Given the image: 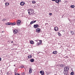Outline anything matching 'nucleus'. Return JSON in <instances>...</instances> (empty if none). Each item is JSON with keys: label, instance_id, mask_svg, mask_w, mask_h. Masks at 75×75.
Masks as SVG:
<instances>
[{"label": "nucleus", "instance_id": "obj_1", "mask_svg": "<svg viewBox=\"0 0 75 75\" xmlns=\"http://www.w3.org/2000/svg\"><path fill=\"white\" fill-rule=\"evenodd\" d=\"M28 13L29 15H31L32 14H34V10L33 9H29L28 10Z\"/></svg>", "mask_w": 75, "mask_h": 75}, {"label": "nucleus", "instance_id": "obj_2", "mask_svg": "<svg viewBox=\"0 0 75 75\" xmlns=\"http://www.w3.org/2000/svg\"><path fill=\"white\" fill-rule=\"evenodd\" d=\"M33 27L35 28H38V27H39V25L38 24L34 25Z\"/></svg>", "mask_w": 75, "mask_h": 75}, {"label": "nucleus", "instance_id": "obj_3", "mask_svg": "<svg viewBox=\"0 0 75 75\" xmlns=\"http://www.w3.org/2000/svg\"><path fill=\"white\" fill-rule=\"evenodd\" d=\"M13 33L14 34H17V33H18V30H15L13 31Z\"/></svg>", "mask_w": 75, "mask_h": 75}, {"label": "nucleus", "instance_id": "obj_4", "mask_svg": "<svg viewBox=\"0 0 75 75\" xmlns=\"http://www.w3.org/2000/svg\"><path fill=\"white\" fill-rule=\"evenodd\" d=\"M25 4V3L24 2L22 1V2H21L20 5L21 6H24V4Z\"/></svg>", "mask_w": 75, "mask_h": 75}, {"label": "nucleus", "instance_id": "obj_5", "mask_svg": "<svg viewBox=\"0 0 75 75\" xmlns=\"http://www.w3.org/2000/svg\"><path fill=\"white\" fill-rule=\"evenodd\" d=\"M36 31L37 33H40V29L39 28H38L36 29Z\"/></svg>", "mask_w": 75, "mask_h": 75}, {"label": "nucleus", "instance_id": "obj_6", "mask_svg": "<svg viewBox=\"0 0 75 75\" xmlns=\"http://www.w3.org/2000/svg\"><path fill=\"white\" fill-rule=\"evenodd\" d=\"M40 73L41 74V75H44V71H40Z\"/></svg>", "mask_w": 75, "mask_h": 75}, {"label": "nucleus", "instance_id": "obj_7", "mask_svg": "<svg viewBox=\"0 0 75 75\" xmlns=\"http://www.w3.org/2000/svg\"><path fill=\"white\" fill-rule=\"evenodd\" d=\"M36 21H36V20H35V21H32L31 22H30V24H33V23H35V22H36Z\"/></svg>", "mask_w": 75, "mask_h": 75}, {"label": "nucleus", "instance_id": "obj_8", "mask_svg": "<svg viewBox=\"0 0 75 75\" xmlns=\"http://www.w3.org/2000/svg\"><path fill=\"white\" fill-rule=\"evenodd\" d=\"M60 66V67H61V68H62V67H64V64H59V66Z\"/></svg>", "mask_w": 75, "mask_h": 75}, {"label": "nucleus", "instance_id": "obj_9", "mask_svg": "<svg viewBox=\"0 0 75 75\" xmlns=\"http://www.w3.org/2000/svg\"><path fill=\"white\" fill-rule=\"evenodd\" d=\"M58 27H55L54 28V30H55V31H58Z\"/></svg>", "mask_w": 75, "mask_h": 75}, {"label": "nucleus", "instance_id": "obj_10", "mask_svg": "<svg viewBox=\"0 0 75 75\" xmlns=\"http://www.w3.org/2000/svg\"><path fill=\"white\" fill-rule=\"evenodd\" d=\"M32 55H29V56H28V58H32Z\"/></svg>", "mask_w": 75, "mask_h": 75}, {"label": "nucleus", "instance_id": "obj_11", "mask_svg": "<svg viewBox=\"0 0 75 75\" xmlns=\"http://www.w3.org/2000/svg\"><path fill=\"white\" fill-rule=\"evenodd\" d=\"M32 68H30L29 71V74H31V72H32Z\"/></svg>", "mask_w": 75, "mask_h": 75}, {"label": "nucleus", "instance_id": "obj_12", "mask_svg": "<svg viewBox=\"0 0 75 75\" xmlns=\"http://www.w3.org/2000/svg\"><path fill=\"white\" fill-rule=\"evenodd\" d=\"M12 23L8 22L7 23V25H11Z\"/></svg>", "mask_w": 75, "mask_h": 75}, {"label": "nucleus", "instance_id": "obj_13", "mask_svg": "<svg viewBox=\"0 0 75 75\" xmlns=\"http://www.w3.org/2000/svg\"><path fill=\"white\" fill-rule=\"evenodd\" d=\"M34 41L33 40H31L30 41V43L31 44H34Z\"/></svg>", "mask_w": 75, "mask_h": 75}, {"label": "nucleus", "instance_id": "obj_14", "mask_svg": "<svg viewBox=\"0 0 75 75\" xmlns=\"http://www.w3.org/2000/svg\"><path fill=\"white\" fill-rule=\"evenodd\" d=\"M34 61V59H32L30 60V62H33Z\"/></svg>", "mask_w": 75, "mask_h": 75}, {"label": "nucleus", "instance_id": "obj_15", "mask_svg": "<svg viewBox=\"0 0 75 75\" xmlns=\"http://www.w3.org/2000/svg\"><path fill=\"white\" fill-rule=\"evenodd\" d=\"M53 53L54 54H57V52L56 51H54L53 52Z\"/></svg>", "mask_w": 75, "mask_h": 75}, {"label": "nucleus", "instance_id": "obj_16", "mask_svg": "<svg viewBox=\"0 0 75 75\" xmlns=\"http://www.w3.org/2000/svg\"><path fill=\"white\" fill-rule=\"evenodd\" d=\"M71 33V34L72 35H74V32H73L72 31H70Z\"/></svg>", "mask_w": 75, "mask_h": 75}, {"label": "nucleus", "instance_id": "obj_17", "mask_svg": "<svg viewBox=\"0 0 75 75\" xmlns=\"http://www.w3.org/2000/svg\"><path fill=\"white\" fill-rule=\"evenodd\" d=\"M32 3H33V4H35V3H36V1H32Z\"/></svg>", "mask_w": 75, "mask_h": 75}, {"label": "nucleus", "instance_id": "obj_18", "mask_svg": "<svg viewBox=\"0 0 75 75\" xmlns=\"http://www.w3.org/2000/svg\"><path fill=\"white\" fill-rule=\"evenodd\" d=\"M55 2L56 3H58L59 2V0H56Z\"/></svg>", "mask_w": 75, "mask_h": 75}, {"label": "nucleus", "instance_id": "obj_19", "mask_svg": "<svg viewBox=\"0 0 75 75\" xmlns=\"http://www.w3.org/2000/svg\"><path fill=\"white\" fill-rule=\"evenodd\" d=\"M17 25L18 26H19V25H20V23L19 22H17Z\"/></svg>", "mask_w": 75, "mask_h": 75}, {"label": "nucleus", "instance_id": "obj_20", "mask_svg": "<svg viewBox=\"0 0 75 75\" xmlns=\"http://www.w3.org/2000/svg\"><path fill=\"white\" fill-rule=\"evenodd\" d=\"M15 24H16V23H15V22H14L13 23H12L11 25H14Z\"/></svg>", "mask_w": 75, "mask_h": 75}, {"label": "nucleus", "instance_id": "obj_21", "mask_svg": "<svg viewBox=\"0 0 75 75\" xmlns=\"http://www.w3.org/2000/svg\"><path fill=\"white\" fill-rule=\"evenodd\" d=\"M5 4L6 6H8V5H9V3L8 2H7V3H6Z\"/></svg>", "mask_w": 75, "mask_h": 75}, {"label": "nucleus", "instance_id": "obj_22", "mask_svg": "<svg viewBox=\"0 0 75 75\" xmlns=\"http://www.w3.org/2000/svg\"><path fill=\"white\" fill-rule=\"evenodd\" d=\"M17 23H21V21L19 20H17Z\"/></svg>", "mask_w": 75, "mask_h": 75}, {"label": "nucleus", "instance_id": "obj_23", "mask_svg": "<svg viewBox=\"0 0 75 75\" xmlns=\"http://www.w3.org/2000/svg\"><path fill=\"white\" fill-rule=\"evenodd\" d=\"M15 75H20V74H16V72H15Z\"/></svg>", "mask_w": 75, "mask_h": 75}, {"label": "nucleus", "instance_id": "obj_24", "mask_svg": "<svg viewBox=\"0 0 75 75\" xmlns=\"http://www.w3.org/2000/svg\"><path fill=\"white\" fill-rule=\"evenodd\" d=\"M58 35L59 36H61V34L59 33V32L58 33Z\"/></svg>", "mask_w": 75, "mask_h": 75}, {"label": "nucleus", "instance_id": "obj_25", "mask_svg": "<svg viewBox=\"0 0 75 75\" xmlns=\"http://www.w3.org/2000/svg\"><path fill=\"white\" fill-rule=\"evenodd\" d=\"M20 68H24V66L23 65L21 66Z\"/></svg>", "mask_w": 75, "mask_h": 75}, {"label": "nucleus", "instance_id": "obj_26", "mask_svg": "<svg viewBox=\"0 0 75 75\" xmlns=\"http://www.w3.org/2000/svg\"><path fill=\"white\" fill-rule=\"evenodd\" d=\"M6 21V19H3L2 20V21Z\"/></svg>", "mask_w": 75, "mask_h": 75}, {"label": "nucleus", "instance_id": "obj_27", "mask_svg": "<svg viewBox=\"0 0 75 75\" xmlns=\"http://www.w3.org/2000/svg\"><path fill=\"white\" fill-rule=\"evenodd\" d=\"M74 75V72H71V75Z\"/></svg>", "mask_w": 75, "mask_h": 75}, {"label": "nucleus", "instance_id": "obj_28", "mask_svg": "<svg viewBox=\"0 0 75 75\" xmlns=\"http://www.w3.org/2000/svg\"><path fill=\"white\" fill-rule=\"evenodd\" d=\"M71 8H74V7H75V6L74 5H71Z\"/></svg>", "mask_w": 75, "mask_h": 75}, {"label": "nucleus", "instance_id": "obj_29", "mask_svg": "<svg viewBox=\"0 0 75 75\" xmlns=\"http://www.w3.org/2000/svg\"><path fill=\"white\" fill-rule=\"evenodd\" d=\"M22 75H25V73L24 72H22L21 73Z\"/></svg>", "mask_w": 75, "mask_h": 75}, {"label": "nucleus", "instance_id": "obj_30", "mask_svg": "<svg viewBox=\"0 0 75 75\" xmlns=\"http://www.w3.org/2000/svg\"><path fill=\"white\" fill-rule=\"evenodd\" d=\"M49 16H52V14L51 13H50L49 14Z\"/></svg>", "mask_w": 75, "mask_h": 75}, {"label": "nucleus", "instance_id": "obj_31", "mask_svg": "<svg viewBox=\"0 0 75 75\" xmlns=\"http://www.w3.org/2000/svg\"><path fill=\"white\" fill-rule=\"evenodd\" d=\"M37 45H40V43H37Z\"/></svg>", "mask_w": 75, "mask_h": 75}, {"label": "nucleus", "instance_id": "obj_32", "mask_svg": "<svg viewBox=\"0 0 75 75\" xmlns=\"http://www.w3.org/2000/svg\"><path fill=\"white\" fill-rule=\"evenodd\" d=\"M1 57H0V61H1Z\"/></svg>", "mask_w": 75, "mask_h": 75}, {"label": "nucleus", "instance_id": "obj_33", "mask_svg": "<svg viewBox=\"0 0 75 75\" xmlns=\"http://www.w3.org/2000/svg\"><path fill=\"white\" fill-rule=\"evenodd\" d=\"M47 24H48V23H46L45 24V25H47Z\"/></svg>", "mask_w": 75, "mask_h": 75}, {"label": "nucleus", "instance_id": "obj_34", "mask_svg": "<svg viewBox=\"0 0 75 75\" xmlns=\"http://www.w3.org/2000/svg\"><path fill=\"white\" fill-rule=\"evenodd\" d=\"M13 41H12L11 42V43H13Z\"/></svg>", "mask_w": 75, "mask_h": 75}, {"label": "nucleus", "instance_id": "obj_35", "mask_svg": "<svg viewBox=\"0 0 75 75\" xmlns=\"http://www.w3.org/2000/svg\"><path fill=\"white\" fill-rule=\"evenodd\" d=\"M7 74H8V75H9V74H10V73H8Z\"/></svg>", "mask_w": 75, "mask_h": 75}, {"label": "nucleus", "instance_id": "obj_36", "mask_svg": "<svg viewBox=\"0 0 75 75\" xmlns=\"http://www.w3.org/2000/svg\"><path fill=\"white\" fill-rule=\"evenodd\" d=\"M52 1H55V0H52Z\"/></svg>", "mask_w": 75, "mask_h": 75}, {"label": "nucleus", "instance_id": "obj_37", "mask_svg": "<svg viewBox=\"0 0 75 75\" xmlns=\"http://www.w3.org/2000/svg\"><path fill=\"white\" fill-rule=\"evenodd\" d=\"M62 18H64V16H62Z\"/></svg>", "mask_w": 75, "mask_h": 75}, {"label": "nucleus", "instance_id": "obj_38", "mask_svg": "<svg viewBox=\"0 0 75 75\" xmlns=\"http://www.w3.org/2000/svg\"><path fill=\"white\" fill-rule=\"evenodd\" d=\"M4 1H6V0H3Z\"/></svg>", "mask_w": 75, "mask_h": 75}, {"label": "nucleus", "instance_id": "obj_39", "mask_svg": "<svg viewBox=\"0 0 75 75\" xmlns=\"http://www.w3.org/2000/svg\"><path fill=\"white\" fill-rule=\"evenodd\" d=\"M41 43H42V41L41 42Z\"/></svg>", "mask_w": 75, "mask_h": 75}, {"label": "nucleus", "instance_id": "obj_40", "mask_svg": "<svg viewBox=\"0 0 75 75\" xmlns=\"http://www.w3.org/2000/svg\"><path fill=\"white\" fill-rule=\"evenodd\" d=\"M64 16V15H62V16Z\"/></svg>", "mask_w": 75, "mask_h": 75}, {"label": "nucleus", "instance_id": "obj_41", "mask_svg": "<svg viewBox=\"0 0 75 75\" xmlns=\"http://www.w3.org/2000/svg\"><path fill=\"white\" fill-rule=\"evenodd\" d=\"M14 67H15V65H14Z\"/></svg>", "mask_w": 75, "mask_h": 75}]
</instances>
